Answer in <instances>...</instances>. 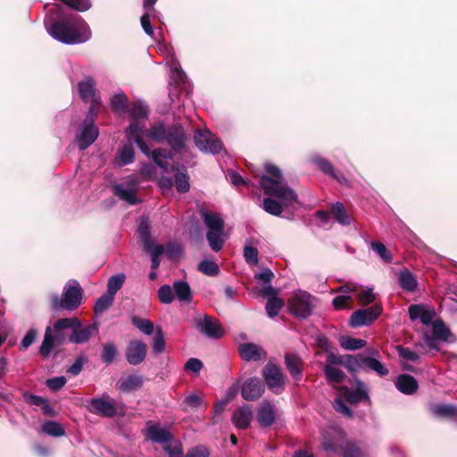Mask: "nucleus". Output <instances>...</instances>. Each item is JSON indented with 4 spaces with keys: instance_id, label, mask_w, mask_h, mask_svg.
<instances>
[{
    "instance_id": "obj_47",
    "label": "nucleus",
    "mask_w": 457,
    "mask_h": 457,
    "mask_svg": "<svg viewBox=\"0 0 457 457\" xmlns=\"http://www.w3.org/2000/svg\"><path fill=\"white\" fill-rule=\"evenodd\" d=\"M111 106L117 112H125L129 108L128 98L124 93H117L111 98Z\"/></svg>"
},
{
    "instance_id": "obj_33",
    "label": "nucleus",
    "mask_w": 457,
    "mask_h": 457,
    "mask_svg": "<svg viewBox=\"0 0 457 457\" xmlns=\"http://www.w3.org/2000/svg\"><path fill=\"white\" fill-rule=\"evenodd\" d=\"M431 412L440 418L457 419V407L450 404L437 403L430 408Z\"/></svg>"
},
{
    "instance_id": "obj_64",
    "label": "nucleus",
    "mask_w": 457,
    "mask_h": 457,
    "mask_svg": "<svg viewBox=\"0 0 457 457\" xmlns=\"http://www.w3.org/2000/svg\"><path fill=\"white\" fill-rule=\"evenodd\" d=\"M186 457H209V452L206 447L199 445L192 448Z\"/></svg>"
},
{
    "instance_id": "obj_44",
    "label": "nucleus",
    "mask_w": 457,
    "mask_h": 457,
    "mask_svg": "<svg viewBox=\"0 0 457 457\" xmlns=\"http://www.w3.org/2000/svg\"><path fill=\"white\" fill-rule=\"evenodd\" d=\"M145 251L151 255V268L152 270H157L160 266L161 261L160 256L164 253V245H154L152 247L144 248Z\"/></svg>"
},
{
    "instance_id": "obj_26",
    "label": "nucleus",
    "mask_w": 457,
    "mask_h": 457,
    "mask_svg": "<svg viewBox=\"0 0 457 457\" xmlns=\"http://www.w3.org/2000/svg\"><path fill=\"white\" fill-rule=\"evenodd\" d=\"M201 217L204 225L209 228V231H223L225 222L220 213L210 212L205 210L201 211Z\"/></svg>"
},
{
    "instance_id": "obj_27",
    "label": "nucleus",
    "mask_w": 457,
    "mask_h": 457,
    "mask_svg": "<svg viewBox=\"0 0 457 457\" xmlns=\"http://www.w3.org/2000/svg\"><path fill=\"white\" fill-rule=\"evenodd\" d=\"M174 296L185 304H189L193 301V295L189 284L184 280L175 281L173 283Z\"/></svg>"
},
{
    "instance_id": "obj_43",
    "label": "nucleus",
    "mask_w": 457,
    "mask_h": 457,
    "mask_svg": "<svg viewBox=\"0 0 457 457\" xmlns=\"http://www.w3.org/2000/svg\"><path fill=\"white\" fill-rule=\"evenodd\" d=\"M168 135V128H165L162 123H159L157 125L153 126L150 130H147L146 135L149 136L153 140L162 143L163 141H166Z\"/></svg>"
},
{
    "instance_id": "obj_28",
    "label": "nucleus",
    "mask_w": 457,
    "mask_h": 457,
    "mask_svg": "<svg viewBox=\"0 0 457 457\" xmlns=\"http://www.w3.org/2000/svg\"><path fill=\"white\" fill-rule=\"evenodd\" d=\"M395 386L400 392L405 395H411L418 389L417 380L412 376L407 374L398 376Z\"/></svg>"
},
{
    "instance_id": "obj_60",
    "label": "nucleus",
    "mask_w": 457,
    "mask_h": 457,
    "mask_svg": "<svg viewBox=\"0 0 457 457\" xmlns=\"http://www.w3.org/2000/svg\"><path fill=\"white\" fill-rule=\"evenodd\" d=\"M153 350L155 353H162L165 350V340L161 328L156 330L154 338Z\"/></svg>"
},
{
    "instance_id": "obj_59",
    "label": "nucleus",
    "mask_w": 457,
    "mask_h": 457,
    "mask_svg": "<svg viewBox=\"0 0 457 457\" xmlns=\"http://www.w3.org/2000/svg\"><path fill=\"white\" fill-rule=\"evenodd\" d=\"M163 450L168 453L169 457H183V449L179 442H172L166 445Z\"/></svg>"
},
{
    "instance_id": "obj_2",
    "label": "nucleus",
    "mask_w": 457,
    "mask_h": 457,
    "mask_svg": "<svg viewBox=\"0 0 457 457\" xmlns=\"http://www.w3.org/2000/svg\"><path fill=\"white\" fill-rule=\"evenodd\" d=\"M267 174L258 179L260 187L269 195L262 200V208L269 214L280 216L283 206L296 203V193L287 185L280 170L272 164L265 166Z\"/></svg>"
},
{
    "instance_id": "obj_58",
    "label": "nucleus",
    "mask_w": 457,
    "mask_h": 457,
    "mask_svg": "<svg viewBox=\"0 0 457 457\" xmlns=\"http://www.w3.org/2000/svg\"><path fill=\"white\" fill-rule=\"evenodd\" d=\"M244 257L245 262L250 265H257L258 263V250L250 245L244 247Z\"/></svg>"
},
{
    "instance_id": "obj_6",
    "label": "nucleus",
    "mask_w": 457,
    "mask_h": 457,
    "mask_svg": "<svg viewBox=\"0 0 457 457\" xmlns=\"http://www.w3.org/2000/svg\"><path fill=\"white\" fill-rule=\"evenodd\" d=\"M51 307L54 311H75L79 308L82 302V289L76 280H69L60 296L54 294L50 296Z\"/></svg>"
},
{
    "instance_id": "obj_1",
    "label": "nucleus",
    "mask_w": 457,
    "mask_h": 457,
    "mask_svg": "<svg viewBox=\"0 0 457 457\" xmlns=\"http://www.w3.org/2000/svg\"><path fill=\"white\" fill-rule=\"evenodd\" d=\"M44 24L54 39L66 45L85 43L91 37L87 23L78 15H63L59 5L48 10Z\"/></svg>"
},
{
    "instance_id": "obj_37",
    "label": "nucleus",
    "mask_w": 457,
    "mask_h": 457,
    "mask_svg": "<svg viewBox=\"0 0 457 457\" xmlns=\"http://www.w3.org/2000/svg\"><path fill=\"white\" fill-rule=\"evenodd\" d=\"M42 431L51 436L60 437L65 435L63 426L55 420H46L42 424Z\"/></svg>"
},
{
    "instance_id": "obj_16",
    "label": "nucleus",
    "mask_w": 457,
    "mask_h": 457,
    "mask_svg": "<svg viewBox=\"0 0 457 457\" xmlns=\"http://www.w3.org/2000/svg\"><path fill=\"white\" fill-rule=\"evenodd\" d=\"M264 392V385L260 378H251L242 386L241 395L246 401H254L262 396Z\"/></svg>"
},
{
    "instance_id": "obj_15",
    "label": "nucleus",
    "mask_w": 457,
    "mask_h": 457,
    "mask_svg": "<svg viewBox=\"0 0 457 457\" xmlns=\"http://www.w3.org/2000/svg\"><path fill=\"white\" fill-rule=\"evenodd\" d=\"M197 330L210 338H220L224 335L223 328L219 321L208 315H204L196 320Z\"/></svg>"
},
{
    "instance_id": "obj_45",
    "label": "nucleus",
    "mask_w": 457,
    "mask_h": 457,
    "mask_svg": "<svg viewBox=\"0 0 457 457\" xmlns=\"http://www.w3.org/2000/svg\"><path fill=\"white\" fill-rule=\"evenodd\" d=\"M114 301V296L106 293L100 296L95 304V313L102 315L108 308L112 306Z\"/></svg>"
},
{
    "instance_id": "obj_24",
    "label": "nucleus",
    "mask_w": 457,
    "mask_h": 457,
    "mask_svg": "<svg viewBox=\"0 0 457 457\" xmlns=\"http://www.w3.org/2000/svg\"><path fill=\"white\" fill-rule=\"evenodd\" d=\"M342 394L350 403H357L369 398L366 385L356 380V387L351 390L347 387H342Z\"/></svg>"
},
{
    "instance_id": "obj_19",
    "label": "nucleus",
    "mask_w": 457,
    "mask_h": 457,
    "mask_svg": "<svg viewBox=\"0 0 457 457\" xmlns=\"http://www.w3.org/2000/svg\"><path fill=\"white\" fill-rule=\"evenodd\" d=\"M357 290L356 284H346L341 286L336 292L339 293L337 296L333 299V306L336 310H342L349 308V303L353 299L354 292Z\"/></svg>"
},
{
    "instance_id": "obj_40",
    "label": "nucleus",
    "mask_w": 457,
    "mask_h": 457,
    "mask_svg": "<svg viewBox=\"0 0 457 457\" xmlns=\"http://www.w3.org/2000/svg\"><path fill=\"white\" fill-rule=\"evenodd\" d=\"M206 238L212 250L214 252H219L224 245V230L208 231L206 234Z\"/></svg>"
},
{
    "instance_id": "obj_30",
    "label": "nucleus",
    "mask_w": 457,
    "mask_h": 457,
    "mask_svg": "<svg viewBox=\"0 0 457 457\" xmlns=\"http://www.w3.org/2000/svg\"><path fill=\"white\" fill-rule=\"evenodd\" d=\"M143 385V377L139 375H130L119 380L118 387L122 392H131L138 389Z\"/></svg>"
},
{
    "instance_id": "obj_51",
    "label": "nucleus",
    "mask_w": 457,
    "mask_h": 457,
    "mask_svg": "<svg viewBox=\"0 0 457 457\" xmlns=\"http://www.w3.org/2000/svg\"><path fill=\"white\" fill-rule=\"evenodd\" d=\"M125 278L126 277L122 273L112 276L108 280L107 293L114 296L117 291L122 287Z\"/></svg>"
},
{
    "instance_id": "obj_32",
    "label": "nucleus",
    "mask_w": 457,
    "mask_h": 457,
    "mask_svg": "<svg viewBox=\"0 0 457 457\" xmlns=\"http://www.w3.org/2000/svg\"><path fill=\"white\" fill-rule=\"evenodd\" d=\"M285 362L290 375L295 380L302 378L301 359L297 355L287 353L285 355Z\"/></svg>"
},
{
    "instance_id": "obj_53",
    "label": "nucleus",
    "mask_w": 457,
    "mask_h": 457,
    "mask_svg": "<svg viewBox=\"0 0 457 457\" xmlns=\"http://www.w3.org/2000/svg\"><path fill=\"white\" fill-rule=\"evenodd\" d=\"M158 297L164 304L171 303L174 299V289L170 285H163L158 289Z\"/></svg>"
},
{
    "instance_id": "obj_18",
    "label": "nucleus",
    "mask_w": 457,
    "mask_h": 457,
    "mask_svg": "<svg viewBox=\"0 0 457 457\" xmlns=\"http://www.w3.org/2000/svg\"><path fill=\"white\" fill-rule=\"evenodd\" d=\"M79 96L86 103L92 104L99 103V96L96 89V83L91 77L82 79L78 85Z\"/></svg>"
},
{
    "instance_id": "obj_7",
    "label": "nucleus",
    "mask_w": 457,
    "mask_h": 457,
    "mask_svg": "<svg viewBox=\"0 0 457 457\" xmlns=\"http://www.w3.org/2000/svg\"><path fill=\"white\" fill-rule=\"evenodd\" d=\"M96 115L94 106L91 105L88 110V115L84 120L82 126L75 136V142L80 150L89 147L97 138L99 129L94 123L93 116Z\"/></svg>"
},
{
    "instance_id": "obj_25",
    "label": "nucleus",
    "mask_w": 457,
    "mask_h": 457,
    "mask_svg": "<svg viewBox=\"0 0 457 457\" xmlns=\"http://www.w3.org/2000/svg\"><path fill=\"white\" fill-rule=\"evenodd\" d=\"M253 418L252 408L245 404L237 409L232 416L233 424L240 429L246 428Z\"/></svg>"
},
{
    "instance_id": "obj_63",
    "label": "nucleus",
    "mask_w": 457,
    "mask_h": 457,
    "mask_svg": "<svg viewBox=\"0 0 457 457\" xmlns=\"http://www.w3.org/2000/svg\"><path fill=\"white\" fill-rule=\"evenodd\" d=\"M333 407L334 409L346 416V417H352V411L349 409V407L345 403V402L341 399V398H337L335 399L334 403H333Z\"/></svg>"
},
{
    "instance_id": "obj_34",
    "label": "nucleus",
    "mask_w": 457,
    "mask_h": 457,
    "mask_svg": "<svg viewBox=\"0 0 457 457\" xmlns=\"http://www.w3.org/2000/svg\"><path fill=\"white\" fill-rule=\"evenodd\" d=\"M113 193L115 195L129 204H135L137 203V199L135 196V190L130 187L117 184L113 187Z\"/></svg>"
},
{
    "instance_id": "obj_12",
    "label": "nucleus",
    "mask_w": 457,
    "mask_h": 457,
    "mask_svg": "<svg viewBox=\"0 0 457 457\" xmlns=\"http://www.w3.org/2000/svg\"><path fill=\"white\" fill-rule=\"evenodd\" d=\"M262 376L269 388L274 393L278 394L283 390L284 375L277 365L269 362L262 370Z\"/></svg>"
},
{
    "instance_id": "obj_29",
    "label": "nucleus",
    "mask_w": 457,
    "mask_h": 457,
    "mask_svg": "<svg viewBox=\"0 0 457 457\" xmlns=\"http://www.w3.org/2000/svg\"><path fill=\"white\" fill-rule=\"evenodd\" d=\"M149 438L156 443H167L171 441L172 436L170 430L159 425H152L147 428Z\"/></svg>"
},
{
    "instance_id": "obj_9",
    "label": "nucleus",
    "mask_w": 457,
    "mask_h": 457,
    "mask_svg": "<svg viewBox=\"0 0 457 457\" xmlns=\"http://www.w3.org/2000/svg\"><path fill=\"white\" fill-rule=\"evenodd\" d=\"M432 333L423 332L422 347L428 350H439L440 341H447L451 331L442 320H436L431 323Z\"/></svg>"
},
{
    "instance_id": "obj_21",
    "label": "nucleus",
    "mask_w": 457,
    "mask_h": 457,
    "mask_svg": "<svg viewBox=\"0 0 457 457\" xmlns=\"http://www.w3.org/2000/svg\"><path fill=\"white\" fill-rule=\"evenodd\" d=\"M146 345L141 341H132L126 350V358L129 364L138 365L145 358Z\"/></svg>"
},
{
    "instance_id": "obj_56",
    "label": "nucleus",
    "mask_w": 457,
    "mask_h": 457,
    "mask_svg": "<svg viewBox=\"0 0 457 457\" xmlns=\"http://www.w3.org/2000/svg\"><path fill=\"white\" fill-rule=\"evenodd\" d=\"M396 351L399 356L405 361L416 362L420 360V354L411 348L404 347L403 345H397Z\"/></svg>"
},
{
    "instance_id": "obj_5",
    "label": "nucleus",
    "mask_w": 457,
    "mask_h": 457,
    "mask_svg": "<svg viewBox=\"0 0 457 457\" xmlns=\"http://www.w3.org/2000/svg\"><path fill=\"white\" fill-rule=\"evenodd\" d=\"M147 133L146 127L140 125L138 122H131L125 131L126 137L129 143L121 146L118 151L119 165H128L134 162L135 151L133 143H135L141 152L149 156L150 150L148 145L144 141L145 136Z\"/></svg>"
},
{
    "instance_id": "obj_55",
    "label": "nucleus",
    "mask_w": 457,
    "mask_h": 457,
    "mask_svg": "<svg viewBox=\"0 0 457 457\" xmlns=\"http://www.w3.org/2000/svg\"><path fill=\"white\" fill-rule=\"evenodd\" d=\"M372 290V288L359 289V287L357 286V290L353 295L357 297L361 304L367 305L375 300V295Z\"/></svg>"
},
{
    "instance_id": "obj_48",
    "label": "nucleus",
    "mask_w": 457,
    "mask_h": 457,
    "mask_svg": "<svg viewBox=\"0 0 457 457\" xmlns=\"http://www.w3.org/2000/svg\"><path fill=\"white\" fill-rule=\"evenodd\" d=\"M117 353L118 350L115 344L112 342H107L103 346L101 354L102 361L106 364H110L114 361Z\"/></svg>"
},
{
    "instance_id": "obj_17",
    "label": "nucleus",
    "mask_w": 457,
    "mask_h": 457,
    "mask_svg": "<svg viewBox=\"0 0 457 457\" xmlns=\"http://www.w3.org/2000/svg\"><path fill=\"white\" fill-rule=\"evenodd\" d=\"M323 448L327 452H337V446H340L343 452V457H363L364 454L361 449L352 442H344L342 445H338L334 442H330L326 439L322 443Z\"/></svg>"
},
{
    "instance_id": "obj_38",
    "label": "nucleus",
    "mask_w": 457,
    "mask_h": 457,
    "mask_svg": "<svg viewBox=\"0 0 457 457\" xmlns=\"http://www.w3.org/2000/svg\"><path fill=\"white\" fill-rule=\"evenodd\" d=\"M175 183L176 188L179 193H187L189 190V177L185 167L177 170Z\"/></svg>"
},
{
    "instance_id": "obj_10",
    "label": "nucleus",
    "mask_w": 457,
    "mask_h": 457,
    "mask_svg": "<svg viewBox=\"0 0 457 457\" xmlns=\"http://www.w3.org/2000/svg\"><path fill=\"white\" fill-rule=\"evenodd\" d=\"M90 408L88 411L96 415L113 418L118 414L119 408L115 399L112 398L108 395H103L100 397L92 398L89 401Z\"/></svg>"
},
{
    "instance_id": "obj_20",
    "label": "nucleus",
    "mask_w": 457,
    "mask_h": 457,
    "mask_svg": "<svg viewBox=\"0 0 457 457\" xmlns=\"http://www.w3.org/2000/svg\"><path fill=\"white\" fill-rule=\"evenodd\" d=\"M408 312L411 320H419L424 325H431L436 315L434 309L428 308L423 304L410 305Z\"/></svg>"
},
{
    "instance_id": "obj_31",
    "label": "nucleus",
    "mask_w": 457,
    "mask_h": 457,
    "mask_svg": "<svg viewBox=\"0 0 457 457\" xmlns=\"http://www.w3.org/2000/svg\"><path fill=\"white\" fill-rule=\"evenodd\" d=\"M398 283L403 290L408 292H414L418 287L415 276L407 269L400 271Z\"/></svg>"
},
{
    "instance_id": "obj_13",
    "label": "nucleus",
    "mask_w": 457,
    "mask_h": 457,
    "mask_svg": "<svg viewBox=\"0 0 457 457\" xmlns=\"http://www.w3.org/2000/svg\"><path fill=\"white\" fill-rule=\"evenodd\" d=\"M381 310L382 308L378 304L366 309L357 310L351 315L350 325L353 328L367 326L379 316Z\"/></svg>"
},
{
    "instance_id": "obj_23",
    "label": "nucleus",
    "mask_w": 457,
    "mask_h": 457,
    "mask_svg": "<svg viewBox=\"0 0 457 457\" xmlns=\"http://www.w3.org/2000/svg\"><path fill=\"white\" fill-rule=\"evenodd\" d=\"M239 353L243 360L250 361H260L265 359L266 353L263 348L253 343H245L238 346Z\"/></svg>"
},
{
    "instance_id": "obj_49",
    "label": "nucleus",
    "mask_w": 457,
    "mask_h": 457,
    "mask_svg": "<svg viewBox=\"0 0 457 457\" xmlns=\"http://www.w3.org/2000/svg\"><path fill=\"white\" fill-rule=\"evenodd\" d=\"M131 321L142 333L150 336L154 333V323L150 320L141 319L137 316H133Z\"/></svg>"
},
{
    "instance_id": "obj_14",
    "label": "nucleus",
    "mask_w": 457,
    "mask_h": 457,
    "mask_svg": "<svg viewBox=\"0 0 457 457\" xmlns=\"http://www.w3.org/2000/svg\"><path fill=\"white\" fill-rule=\"evenodd\" d=\"M348 364L358 365L360 368H368L369 370L376 372L380 377L387 376L389 370L376 357L359 355V361L353 356L348 355Z\"/></svg>"
},
{
    "instance_id": "obj_62",
    "label": "nucleus",
    "mask_w": 457,
    "mask_h": 457,
    "mask_svg": "<svg viewBox=\"0 0 457 457\" xmlns=\"http://www.w3.org/2000/svg\"><path fill=\"white\" fill-rule=\"evenodd\" d=\"M46 386L53 391H57L64 386L66 378L63 376L52 378L46 380Z\"/></svg>"
},
{
    "instance_id": "obj_35",
    "label": "nucleus",
    "mask_w": 457,
    "mask_h": 457,
    "mask_svg": "<svg viewBox=\"0 0 457 457\" xmlns=\"http://www.w3.org/2000/svg\"><path fill=\"white\" fill-rule=\"evenodd\" d=\"M129 112L130 116L135 120L133 122H138L140 125L145 127V124L141 123L138 120L145 119L148 115V106L142 101H138L133 103L129 108Z\"/></svg>"
},
{
    "instance_id": "obj_57",
    "label": "nucleus",
    "mask_w": 457,
    "mask_h": 457,
    "mask_svg": "<svg viewBox=\"0 0 457 457\" xmlns=\"http://www.w3.org/2000/svg\"><path fill=\"white\" fill-rule=\"evenodd\" d=\"M370 246L372 250L376 252L385 262H391L393 257L384 244L380 242H372Z\"/></svg>"
},
{
    "instance_id": "obj_4",
    "label": "nucleus",
    "mask_w": 457,
    "mask_h": 457,
    "mask_svg": "<svg viewBox=\"0 0 457 457\" xmlns=\"http://www.w3.org/2000/svg\"><path fill=\"white\" fill-rule=\"evenodd\" d=\"M188 136L180 125H173L168 128L166 138L167 144L171 147L170 150L159 148L152 152L154 162L164 170H168V159H172L174 154H179L187 149Z\"/></svg>"
},
{
    "instance_id": "obj_41",
    "label": "nucleus",
    "mask_w": 457,
    "mask_h": 457,
    "mask_svg": "<svg viewBox=\"0 0 457 457\" xmlns=\"http://www.w3.org/2000/svg\"><path fill=\"white\" fill-rule=\"evenodd\" d=\"M168 64L172 73V79L175 80L178 84L184 83L186 79V74L183 71L179 61L171 55Z\"/></svg>"
},
{
    "instance_id": "obj_8",
    "label": "nucleus",
    "mask_w": 457,
    "mask_h": 457,
    "mask_svg": "<svg viewBox=\"0 0 457 457\" xmlns=\"http://www.w3.org/2000/svg\"><path fill=\"white\" fill-rule=\"evenodd\" d=\"M316 298L309 293L303 290L295 292L289 301L288 308L295 316L306 319L308 318L315 306Z\"/></svg>"
},
{
    "instance_id": "obj_11",
    "label": "nucleus",
    "mask_w": 457,
    "mask_h": 457,
    "mask_svg": "<svg viewBox=\"0 0 457 457\" xmlns=\"http://www.w3.org/2000/svg\"><path fill=\"white\" fill-rule=\"evenodd\" d=\"M196 147L206 154H218L222 149L221 141L215 137L210 130H196L194 136Z\"/></svg>"
},
{
    "instance_id": "obj_61",
    "label": "nucleus",
    "mask_w": 457,
    "mask_h": 457,
    "mask_svg": "<svg viewBox=\"0 0 457 457\" xmlns=\"http://www.w3.org/2000/svg\"><path fill=\"white\" fill-rule=\"evenodd\" d=\"M203 368V362L197 358H190L185 364V370L199 375Z\"/></svg>"
},
{
    "instance_id": "obj_39",
    "label": "nucleus",
    "mask_w": 457,
    "mask_h": 457,
    "mask_svg": "<svg viewBox=\"0 0 457 457\" xmlns=\"http://www.w3.org/2000/svg\"><path fill=\"white\" fill-rule=\"evenodd\" d=\"M331 213L333 214L336 220L344 226L350 224V217L347 214L345 206L342 203L337 202L331 205Z\"/></svg>"
},
{
    "instance_id": "obj_46",
    "label": "nucleus",
    "mask_w": 457,
    "mask_h": 457,
    "mask_svg": "<svg viewBox=\"0 0 457 457\" xmlns=\"http://www.w3.org/2000/svg\"><path fill=\"white\" fill-rule=\"evenodd\" d=\"M339 342L342 348L351 351L361 349L366 345L365 340L351 337H341Z\"/></svg>"
},
{
    "instance_id": "obj_50",
    "label": "nucleus",
    "mask_w": 457,
    "mask_h": 457,
    "mask_svg": "<svg viewBox=\"0 0 457 457\" xmlns=\"http://www.w3.org/2000/svg\"><path fill=\"white\" fill-rule=\"evenodd\" d=\"M283 305L282 299L276 296L269 297L265 307L268 316L270 318L277 316Z\"/></svg>"
},
{
    "instance_id": "obj_42",
    "label": "nucleus",
    "mask_w": 457,
    "mask_h": 457,
    "mask_svg": "<svg viewBox=\"0 0 457 457\" xmlns=\"http://www.w3.org/2000/svg\"><path fill=\"white\" fill-rule=\"evenodd\" d=\"M324 373L328 381L330 383H341L345 378L343 370L332 365H325Z\"/></svg>"
},
{
    "instance_id": "obj_22",
    "label": "nucleus",
    "mask_w": 457,
    "mask_h": 457,
    "mask_svg": "<svg viewBox=\"0 0 457 457\" xmlns=\"http://www.w3.org/2000/svg\"><path fill=\"white\" fill-rule=\"evenodd\" d=\"M277 416L278 409L275 406V404L271 403L269 401H263L258 410V422L262 427H270L274 423Z\"/></svg>"
},
{
    "instance_id": "obj_52",
    "label": "nucleus",
    "mask_w": 457,
    "mask_h": 457,
    "mask_svg": "<svg viewBox=\"0 0 457 457\" xmlns=\"http://www.w3.org/2000/svg\"><path fill=\"white\" fill-rule=\"evenodd\" d=\"M198 270L207 276H216L220 272V268L214 261L204 260L198 264Z\"/></svg>"
},
{
    "instance_id": "obj_3",
    "label": "nucleus",
    "mask_w": 457,
    "mask_h": 457,
    "mask_svg": "<svg viewBox=\"0 0 457 457\" xmlns=\"http://www.w3.org/2000/svg\"><path fill=\"white\" fill-rule=\"evenodd\" d=\"M65 328L72 330L69 336V341L81 345L88 342L93 335L98 332L99 327L97 323L83 327L81 321L76 317L57 320L53 326H47L46 328L44 340L39 348L42 356L48 357L54 347L62 344L64 341L62 330Z\"/></svg>"
},
{
    "instance_id": "obj_36",
    "label": "nucleus",
    "mask_w": 457,
    "mask_h": 457,
    "mask_svg": "<svg viewBox=\"0 0 457 457\" xmlns=\"http://www.w3.org/2000/svg\"><path fill=\"white\" fill-rule=\"evenodd\" d=\"M137 232L143 243V247H152L156 245L154 240L152 238L150 225L146 220H142L138 225Z\"/></svg>"
},
{
    "instance_id": "obj_54",
    "label": "nucleus",
    "mask_w": 457,
    "mask_h": 457,
    "mask_svg": "<svg viewBox=\"0 0 457 457\" xmlns=\"http://www.w3.org/2000/svg\"><path fill=\"white\" fill-rule=\"evenodd\" d=\"M312 163L317 165L318 168L323 173L329 175L330 177H331V175H335L336 170H335L332 163L328 160H327L323 157L317 156V157L312 158Z\"/></svg>"
}]
</instances>
